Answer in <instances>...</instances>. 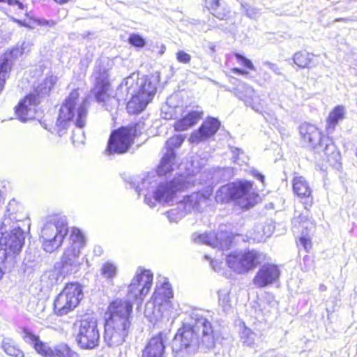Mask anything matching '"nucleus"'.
Wrapping results in <instances>:
<instances>
[{
    "mask_svg": "<svg viewBox=\"0 0 357 357\" xmlns=\"http://www.w3.org/2000/svg\"><path fill=\"white\" fill-rule=\"evenodd\" d=\"M172 172L160 173L158 168L156 172H149L137 181L135 190L139 195H144V203L150 208H155L158 203L172 204L178 193L188 188L189 183L183 176L168 179L167 176Z\"/></svg>",
    "mask_w": 357,
    "mask_h": 357,
    "instance_id": "1",
    "label": "nucleus"
},
{
    "mask_svg": "<svg viewBox=\"0 0 357 357\" xmlns=\"http://www.w3.org/2000/svg\"><path fill=\"white\" fill-rule=\"evenodd\" d=\"M218 337L211 323L206 318L196 319L193 325L183 324L178 328L172 342V349L177 353L192 346L213 348Z\"/></svg>",
    "mask_w": 357,
    "mask_h": 357,
    "instance_id": "2",
    "label": "nucleus"
},
{
    "mask_svg": "<svg viewBox=\"0 0 357 357\" xmlns=\"http://www.w3.org/2000/svg\"><path fill=\"white\" fill-rule=\"evenodd\" d=\"M131 98L127 103L129 114H139L145 109L148 104L155 96L157 87L155 80H151L147 76L138 77V74L132 73L126 77L121 84Z\"/></svg>",
    "mask_w": 357,
    "mask_h": 357,
    "instance_id": "3",
    "label": "nucleus"
},
{
    "mask_svg": "<svg viewBox=\"0 0 357 357\" xmlns=\"http://www.w3.org/2000/svg\"><path fill=\"white\" fill-rule=\"evenodd\" d=\"M86 100H80L77 90H73L62 103L56 122L57 134L61 137L71 126L84 128L87 121Z\"/></svg>",
    "mask_w": 357,
    "mask_h": 357,
    "instance_id": "4",
    "label": "nucleus"
},
{
    "mask_svg": "<svg viewBox=\"0 0 357 357\" xmlns=\"http://www.w3.org/2000/svg\"><path fill=\"white\" fill-rule=\"evenodd\" d=\"M0 231V279L9 273L16 264V256L24 243V232L20 225Z\"/></svg>",
    "mask_w": 357,
    "mask_h": 357,
    "instance_id": "5",
    "label": "nucleus"
},
{
    "mask_svg": "<svg viewBox=\"0 0 357 357\" xmlns=\"http://www.w3.org/2000/svg\"><path fill=\"white\" fill-rule=\"evenodd\" d=\"M260 199L259 194L253 190V182L241 180L220 187L216 192L215 201L223 204L235 200L242 208L254 206Z\"/></svg>",
    "mask_w": 357,
    "mask_h": 357,
    "instance_id": "6",
    "label": "nucleus"
},
{
    "mask_svg": "<svg viewBox=\"0 0 357 357\" xmlns=\"http://www.w3.org/2000/svg\"><path fill=\"white\" fill-rule=\"evenodd\" d=\"M56 82L55 77L49 76L39 79L33 85V91L15 107V115L20 121L26 122L35 117L36 107L49 95Z\"/></svg>",
    "mask_w": 357,
    "mask_h": 357,
    "instance_id": "7",
    "label": "nucleus"
},
{
    "mask_svg": "<svg viewBox=\"0 0 357 357\" xmlns=\"http://www.w3.org/2000/svg\"><path fill=\"white\" fill-rule=\"evenodd\" d=\"M68 232V222L65 217L53 215L47 218L40 234L44 250L51 253L61 247Z\"/></svg>",
    "mask_w": 357,
    "mask_h": 357,
    "instance_id": "8",
    "label": "nucleus"
},
{
    "mask_svg": "<svg viewBox=\"0 0 357 357\" xmlns=\"http://www.w3.org/2000/svg\"><path fill=\"white\" fill-rule=\"evenodd\" d=\"M299 132L303 143L314 150L317 153L322 151L328 161H337L340 154L333 142L324 136L314 125L305 123L299 128Z\"/></svg>",
    "mask_w": 357,
    "mask_h": 357,
    "instance_id": "9",
    "label": "nucleus"
},
{
    "mask_svg": "<svg viewBox=\"0 0 357 357\" xmlns=\"http://www.w3.org/2000/svg\"><path fill=\"white\" fill-rule=\"evenodd\" d=\"M21 335L23 340L30 344L34 351L41 357H77V354L66 343H60L51 347L47 342L40 340L26 328H22Z\"/></svg>",
    "mask_w": 357,
    "mask_h": 357,
    "instance_id": "10",
    "label": "nucleus"
},
{
    "mask_svg": "<svg viewBox=\"0 0 357 357\" xmlns=\"http://www.w3.org/2000/svg\"><path fill=\"white\" fill-rule=\"evenodd\" d=\"M74 328L77 331L75 340L81 349L91 350L98 347L100 335L96 318L84 314L75 321Z\"/></svg>",
    "mask_w": 357,
    "mask_h": 357,
    "instance_id": "11",
    "label": "nucleus"
},
{
    "mask_svg": "<svg viewBox=\"0 0 357 357\" xmlns=\"http://www.w3.org/2000/svg\"><path fill=\"white\" fill-rule=\"evenodd\" d=\"M130 314H109L104 328L105 340L110 346L123 343L131 326Z\"/></svg>",
    "mask_w": 357,
    "mask_h": 357,
    "instance_id": "12",
    "label": "nucleus"
},
{
    "mask_svg": "<svg viewBox=\"0 0 357 357\" xmlns=\"http://www.w3.org/2000/svg\"><path fill=\"white\" fill-rule=\"evenodd\" d=\"M266 254L257 250L231 252L226 258L227 266L237 273L244 274L266 260Z\"/></svg>",
    "mask_w": 357,
    "mask_h": 357,
    "instance_id": "13",
    "label": "nucleus"
},
{
    "mask_svg": "<svg viewBox=\"0 0 357 357\" xmlns=\"http://www.w3.org/2000/svg\"><path fill=\"white\" fill-rule=\"evenodd\" d=\"M144 129V123L139 122L129 127H121L113 131L108 141L106 152L113 153H124L130 148L133 137L140 135Z\"/></svg>",
    "mask_w": 357,
    "mask_h": 357,
    "instance_id": "14",
    "label": "nucleus"
},
{
    "mask_svg": "<svg viewBox=\"0 0 357 357\" xmlns=\"http://www.w3.org/2000/svg\"><path fill=\"white\" fill-rule=\"evenodd\" d=\"M153 279V274L150 270L138 267L134 278L128 286V298H135L137 312L141 311L144 298L152 287Z\"/></svg>",
    "mask_w": 357,
    "mask_h": 357,
    "instance_id": "15",
    "label": "nucleus"
},
{
    "mask_svg": "<svg viewBox=\"0 0 357 357\" xmlns=\"http://www.w3.org/2000/svg\"><path fill=\"white\" fill-rule=\"evenodd\" d=\"M92 76L95 80L93 92L96 100L100 103L102 102L107 111L111 112L117 108L118 99L107 93L109 87L108 70L100 65L96 66Z\"/></svg>",
    "mask_w": 357,
    "mask_h": 357,
    "instance_id": "16",
    "label": "nucleus"
},
{
    "mask_svg": "<svg viewBox=\"0 0 357 357\" xmlns=\"http://www.w3.org/2000/svg\"><path fill=\"white\" fill-rule=\"evenodd\" d=\"M173 291L169 282L158 283L151 300L146 304L144 312H165L174 308L171 302Z\"/></svg>",
    "mask_w": 357,
    "mask_h": 357,
    "instance_id": "17",
    "label": "nucleus"
},
{
    "mask_svg": "<svg viewBox=\"0 0 357 357\" xmlns=\"http://www.w3.org/2000/svg\"><path fill=\"white\" fill-rule=\"evenodd\" d=\"M82 298V289L77 282L67 284L54 302V312H68L73 310Z\"/></svg>",
    "mask_w": 357,
    "mask_h": 357,
    "instance_id": "18",
    "label": "nucleus"
},
{
    "mask_svg": "<svg viewBox=\"0 0 357 357\" xmlns=\"http://www.w3.org/2000/svg\"><path fill=\"white\" fill-rule=\"evenodd\" d=\"M280 274V269L278 265L266 263L259 267L252 282L256 287L264 288L277 282Z\"/></svg>",
    "mask_w": 357,
    "mask_h": 357,
    "instance_id": "19",
    "label": "nucleus"
},
{
    "mask_svg": "<svg viewBox=\"0 0 357 357\" xmlns=\"http://www.w3.org/2000/svg\"><path fill=\"white\" fill-rule=\"evenodd\" d=\"M168 333L160 331L151 336L142 350V357H165Z\"/></svg>",
    "mask_w": 357,
    "mask_h": 357,
    "instance_id": "20",
    "label": "nucleus"
},
{
    "mask_svg": "<svg viewBox=\"0 0 357 357\" xmlns=\"http://www.w3.org/2000/svg\"><path fill=\"white\" fill-rule=\"evenodd\" d=\"M184 141V137L182 135H176L169 138L166 142L167 151L162 156L160 163L158 165L160 173H165L168 171H173L175 165L176 158L175 148H178Z\"/></svg>",
    "mask_w": 357,
    "mask_h": 357,
    "instance_id": "21",
    "label": "nucleus"
},
{
    "mask_svg": "<svg viewBox=\"0 0 357 357\" xmlns=\"http://www.w3.org/2000/svg\"><path fill=\"white\" fill-rule=\"evenodd\" d=\"M229 91H232L238 99L243 101L247 106H250L255 112H261L262 107L258 102L259 97L256 95L252 86L241 83L232 90Z\"/></svg>",
    "mask_w": 357,
    "mask_h": 357,
    "instance_id": "22",
    "label": "nucleus"
},
{
    "mask_svg": "<svg viewBox=\"0 0 357 357\" xmlns=\"http://www.w3.org/2000/svg\"><path fill=\"white\" fill-rule=\"evenodd\" d=\"M220 126V122L218 119L209 117L206 119L200 126L199 128L193 132L189 140L192 143L198 144L213 136Z\"/></svg>",
    "mask_w": 357,
    "mask_h": 357,
    "instance_id": "23",
    "label": "nucleus"
},
{
    "mask_svg": "<svg viewBox=\"0 0 357 357\" xmlns=\"http://www.w3.org/2000/svg\"><path fill=\"white\" fill-rule=\"evenodd\" d=\"M211 195V190H207L204 192H193L185 197L181 202L185 204L188 213L200 211L208 204Z\"/></svg>",
    "mask_w": 357,
    "mask_h": 357,
    "instance_id": "24",
    "label": "nucleus"
},
{
    "mask_svg": "<svg viewBox=\"0 0 357 357\" xmlns=\"http://www.w3.org/2000/svg\"><path fill=\"white\" fill-rule=\"evenodd\" d=\"M20 209L21 206L15 199L8 202L4 218L0 223V231H5V227H9V229H11L13 227L20 225L19 222L24 218Z\"/></svg>",
    "mask_w": 357,
    "mask_h": 357,
    "instance_id": "25",
    "label": "nucleus"
},
{
    "mask_svg": "<svg viewBox=\"0 0 357 357\" xmlns=\"http://www.w3.org/2000/svg\"><path fill=\"white\" fill-rule=\"evenodd\" d=\"M293 190L294 193L301 199L305 210L311 206L313 202L312 190L304 177H294L293 181Z\"/></svg>",
    "mask_w": 357,
    "mask_h": 357,
    "instance_id": "26",
    "label": "nucleus"
},
{
    "mask_svg": "<svg viewBox=\"0 0 357 357\" xmlns=\"http://www.w3.org/2000/svg\"><path fill=\"white\" fill-rule=\"evenodd\" d=\"M13 52H6L0 57V93L14 62Z\"/></svg>",
    "mask_w": 357,
    "mask_h": 357,
    "instance_id": "27",
    "label": "nucleus"
},
{
    "mask_svg": "<svg viewBox=\"0 0 357 357\" xmlns=\"http://www.w3.org/2000/svg\"><path fill=\"white\" fill-rule=\"evenodd\" d=\"M136 305L135 298H116L110 302L107 312H132L133 305Z\"/></svg>",
    "mask_w": 357,
    "mask_h": 357,
    "instance_id": "28",
    "label": "nucleus"
},
{
    "mask_svg": "<svg viewBox=\"0 0 357 357\" xmlns=\"http://www.w3.org/2000/svg\"><path fill=\"white\" fill-rule=\"evenodd\" d=\"M204 3L209 12L220 20H224L229 13L222 0H204Z\"/></svg>",
    "mask_w": 357,
    "mask_h": 357,
    "instance_id": "29",
    "label": "nucleus"
},
{
    "mask_svg": "<svg viewBox=\"0 0 357 357\" xmlns=\"http://www.w3.org/2000/svg\"><path fill=\"white\" fill-rule=\"evenodd\" d=\"M202 112L192 111L183 118L174 123V129L177 131H184L195 125L202 118Z\"/></svg>",
    "mask_w": 357,
    "mask_h": 357,
    "instance_id": "30",
    "label": "nucleus"
},
{
    "mask_svg": "<svg viewBox=\"0 0 357 357\" xmlns=\"http://www.w3.org/2000/svg\"><path fill=\"white\" fill-rule=\"evenodd\" d=\"M84 258L82 259H61V273L68 275L75 273L80 269V266L83 264Z\"/></svg>",
    "mask_w": 357,
    "mask_h": 357,
    "instance_id": "31",
    "label": "nucleus"
},
{
    "mask_svg": "<svg viewBox=\"0 0 357 357\" xmlns=\"http://www.w3.org/2000/svg\"><path fill=\"white\" fill-rule=\"evenodd\" d=\"M195 241L199 243H203L213 248H223V243L219 239L217 234L215 233H208L198 235Z\"/></svg>",
    "mask_w": 357,
    "mask_h": 357,
    "instance_id": "32",
    "label": "nucleus"
},
{
    "mask_svg": "<svg viewBox=\"0 0 357 357\" xmlns=\"http://www.w3.org/2000/svg\"><path fill=\"white\" fill-rule=\"evenodd\" d=\"M346 113L345 107L342 105L336 106L329 114L327 123L329 128H335L340 121L344 119Z\"/></svg>",
    "mask_w": 357,
    "mask_h": 357,
    "instance_id": "33",
    "label": "nucleus"
},
{
    "mask_svg": "<svg viewBox=\"0 0 357 357\" xmlns=\"http://www.w3.org/2000/svg\"><path fill=\"white\" fill-rule=\"evenodd\" d=\"M70 245L69 247L81 250L85 245L86 240L84 234L77 228H73L70 236Z\"/></svg>",
    "mask_w": 357,
    "mask_h": 357,
    "instance_id": "34",
    "label": "nucleus"
},
{
    "mask_svg": "<svg viewBox=\"0 0 357 357\" xmlns=\"http://www.w3.org/2000/svg\"><path fill=\"white\" fill-rule=\"evenodd\" d=\"M187 213L188 211L185 208V204H182L181 202L178 203L176 208L166 212L167 217L171 222H177Z\"/></svg>",
    "mask_w": 357,
    "mask_h": 357,
    "instance_id": "35",
    "label": "nucleus"
},
{
    "mask_svg": "<svg viewBox=\"0 0 357 357\" xmlns=\"http://www.w3.org/2000/svg\"><path fill=\"white\" fill-rule=\"evenodd\" d=\"M294 63L299 68H307L312 60V55L306 51H300L294 54Z\"/></svg>",
    "mask_w": 357,
    "mask_h": 357,
    "instance_id": "36",
    "label": "nucleus"
},
{
    "mask_svg": "<svg viewBox=\"0 0 357 357\" xmlns=\"http://www.w3.org/2000/svg\"><path fill=\"white\" fill-rule=\"evenodd\" d=\"M261 230V234L259 231L258 236H253L254 241L257 242L265 241L267 238L270 237L273 234L275 230V225L272 222H267L262 227Z\"/></svg>",
    "mask_w": 357,
    "mask_h": 357,
    "instance_id": "37",
    "label": "nucleus"
},
{
    "mask_svg": "<svg viewBox=\"0 0 357 357\" xmlns=\"http://www.w3.org/2000/svg\"><path fill=\"white\" fill-rule=\"evenodd\" d=\"M116 266L114 264L109 262L103 264L100 269L101 275L110 282H112L113 278L116 277Z\"/></svg>",
    "mask_w": 357,
    "mask_h": 357,
    "instance_id": "38",
    "label": "nucleus"
},
{
    "mask_svg": "<svg viewBox=\"0 0 357 357\" xmlns=\"http://www.w3.org/2000/svg\"><path fill=\"white\" fill-rule=\"evenodd\" d=\"M2 347L4 351L9 356L13 357H24V352L13 343L9 341H3Z\"/></svg>",
    "mask_w": 357,
    "mask_h": 357,
    "instance_id": "39",
    "label": "nucleus"
},
{
    "mask_svg": "<svg viewBox=\"0 0 357 357\" xmlns=\"http://www.w3.org/2000/svg\"><path fill=\"white\" fill-rule=\"evenodd\" d=\"M219 306L223 312H227L231 309L229 294L225 291H218Z\"/></svg>",
    "mask_w": 357,
    "mask_h": 357,
    "instance_id": "40",
    "label": "nucleus"
},
{
    "mask_svg": "<svg viewBox=\"0 0 357 357\" xmlns=\"http://www.w3.org/2000/svg\"><path fill=\"white\" fill-rule=\"evenodd\" d=\"M83 128H76V130L73 131L72 142L75 146L84 144L85 141V135Z\"/></svg>",
    "mask_w": 357,
    "mask_h": 357,
    "instance_id": "41",
    "label": "nucleus"
},
{
    "mask_svg": "<svg viewBox=\"0 0 357 357\" xmlns=\"http://www.w3.org/2000/svg\"><path fill=\"white\" fill-rule=\"evenodd\" d=\"M243 11L245 13L246 15L254 20H257L260 16V11L258 8H253L247 3H241Z\"/></svg>",
    "mask_w": 357,
    "mask_h": 357,
    "instance_id": "42",
    "label": "nucleus"
},
{
    "mask_svg": "<svg viewBox=\"0 0 357 357\" xmlns=\"http://www.w3.org/2000/svg\"><path fill=\"white\" fill-rule=\"evenodd\" d=\"M307 215H305L303 213L300 215L297 218H294V222H298L302 228L313 229L314 227V223L310 220L307 219Z\"/></svg>",
    "mask_w": 357,
    "mask_h": 357,
    "instance_id": "43",
    "label": "nucleus"
},
{
    "mask_svg": "<svg viewBox=\"0 0 357 357\" xmlns=\"http://www.w3.org/2000/svg\"><path fill=\"white\" fill-rule=\"evenodd\" d=\"M234 56L239 64L248 69L255 70V68L250 59H247L245 56L240 54L239 53H236Z\"/></svg>",
    "mask_w": 357,
    "mask_h": 357,
    "instance_id": "44",
    "label": "nucleus"
},
{
    "mask_svg": "<svg viewBox=\"0 0 357 357\" xmlns=\"http://www.w3.org/2000/svg\"><path fill=\"white\" fill-rule=\"evenodd\" d=\"M128 42L137 47H143L146 44L144 39L139 34L135 33L131 34L129 36Z\"/></svg>",
    "mask_w": 357,
    "mask_h": 357,
    "instance_id": "45",
    "label": "nucleus"
},
{
    "mask_svg": "<svg viewBox=\"0 0 357 357\" xmlns=\"http://www.w3.org/2000/svg\"><path fill=\"white\" fill-rule=\"evenodd\" d=\"M80 252L81 250H79L77 248L68 247L65 250L61 259H79Z\"/></svg>",
    "mask_w": 357,
    "mask_h": 357,
    "instance_id": "46",
    "label": "nucleus"
},
{
    "mask_svg": "<svg viewBox=\"0 0 357 357\" xmlns=\"http://www.w3.org/2000/svg\"><path fill=\"white\" fill-rule=\"evenodd\" d=\"M298 245L302 246L304 250L308 252L312 247L311 239L308 234H304L303 233L302 236L299 238Z\"/></svg>",
    "mask_w": 357,
    "mask_h": 357,
    "instance_id": "47",
    "label": "nucleus"
},
{
    "mask_svg": "<svg viewBox=\"0 0 357 357\" xmlns=\"http://www.w3.org/2000/svg\"><path fill=\"white\" fill-rule=\"evenodd\" d=\"M176 59L182 63H188L190 61L191 56L183 50H180L176 53Z\"/></svg>",
    "mask_w": 357,
    "mask_h": 357,
    "instance_id": "48",
    "label": "nucleus"
},
{
    "mask_svg": "<svg viewBox=\"0 0 357 357\" xmlns=\"http://www.w3.org/2000/svg\"><path fill=\"white\" fill-rule=\"evenodd\" d=\"M263 66H266L268 68L271 70L276 75H281V71L280 68L278 66L276 63H271L270 61H264Z\"/></svg>",
    "mask_w": 357,
    "mask_h": 357,
    "instance_id": "49",
    "label": "nucleus"
},
{
    "mask_svg": "<svg viewBox=\"0 0 357 357\" xmlns=\"http://www.w3.org/2000/svg\"><path fill=\"white\" fill-rule=\"evenodd\" d=\"M35 22L40 26H45L52 27L56 24V22L53 20H47L45 19L38 18L35 20Z\"/></svg>",
    "mask_w": 357,
    "mask_h": 357,
    "instance_id": "50",
    "label": "nucleus"
},
{
    "mask_svg": "<svg viewBox=\"0 0 357 357\" xmlns=\"http://www.w3.org/2000/svg\"><path fill=\"white\" fill-rule=\"evenodd\" d=\"M8 5L10 6H17L20 9L24 8L23 3L19 0H10L8 2Z\"/></svg>",
    "mask_w": 357,
    "mask_h": 357,
    "instance_id": "51",
    "label": "nucleus"
},
{
    "mask_svg": "<svg viewBox=\"0 0 357 357\" xmlns=\"http://www.w3.org/2000/svg\"><path fill=\"white\" fill-rule=\"evenodd\" d=\"M231 71L235 74H238V75H248V71L241 69V68H234L231 69Z\"/></svg>",
    "mask_w": 357,
    "mask_h": 357,
    "instance_id": "52",
    "label": "nucleus"
},
{
    "mask_svg": "<svg viewBox=\"0 0 357 357\" xmlns=\"http://www.w3.org/2000/svg\"><path fill=\"white\" fill-rule=\"evenodd\" d=\"M242 153V151L239 149H237V148H235L232 150V153L234 155L233 156V158H234V162H237V160H238V158L236 157V156H238L240 153Z\"/></svg>",
    "mask_w": 357,
    "mask_h": 357,
    "instance_id": "53",
    "label": "nucleus"
},
{
    "mask_svg": "<svg viewBox=\"0 0 357 357\" xmlns=\"http://www.w3.org/2000/svg\"><path fill=\"white\" fill-rule=\"evenodd\" d=\"M253 175H254L257 178H258L259 181H261L262 183L264 182V176L262 174H259V173H258V172H255L253 173Z\"/></svg>",
    "mask_w": 357,
    "mask_h": 357,
    "instance_id": "54",
    "label": "nucleus"
},
{
    "mask_svg": "<svg viewBox=\"0 0 357 357\" xmlns=\"http://www.w3.org/2000/svg\"><path fill=\"white\" fill-rule=\"evenodd\" d=\"M41 125H42V126H43L45 129H46V130H47L50 131L52 133H53L54 131H56V132H57V129H56V126H55V128H54V130H52V129H51L50 128H49V127H48V126H47L45 123H41Z\"/></svg>",
    "mask_w": 357,
    "mask_h": 357,
    "instance_id": "55",
    "label": "nucleus"
},
{
    "mask_svg": "<svg viewBox=\"0 0 357 357\" xmlns=\"http://www.w3.org/2000/svg\"><path fill=\"white\" fill-rule=\"evenodd\" d=\"M94 252H95L97 255H100V253L102 252L101 248H100V246L96 247V248H94Z\"/></svg>",
    "mask_w": 357,
    "mask_h": 357,
    "instance_id": "56",
    "label": "nucleus"
},
{
    "mask_svg": "<svg viewBox=\"0 0 357 357\" xmlns=\"http://www.w3.org/2000/svg\"><path fill=\"white\" fill-rule=\"evenodd\" d=\"M56 3L59 4H64L68 2L70 0H54Z\"/></svg>",
    "mask_w": 357,
    "mask_h": 357,
    "instance_id": "57",
    "label": "nucleus"
},
{
    "mask_svg": "<svg viewBox=\"0 0 357 357\" xmlns=\"http://www.w3.org/2000/svg\"><path fill=\"white\" fill-rule=\"evenodd\" d=\"M208 47L212 52H215V46L213 43H209Z\"/></svg>",
    "mask_w": 357,
    "mask_h": 357,
    "instance_id": "58",
    "label": "nucleus"
},
{
    "mask_svg": "<svg viewBox=\"0 0 357 357\" xmlns=\"http://www.w3.org/2000/svg\"><path fill=\"white\" fill-rule=\"evenodd\" d=\"M348 20H349V19H347V18H337V19H335L336 22H347Z\"/></svg>",
    "mask_w": 357,
    "mask_h": 357,
    "instance_id": "59",
    "label": "nucleus"
},
{
    "mask_svg": "<svg viewBox=\"0 0 357 357\" xmlns=\"http://www.w3.org/2000/svg\"><path fill=\"white\" fill-rule=\"evenodd\" d=\"M174 98L173 96L170 97L169 99H167V104H170L171 103V101L172 100V99Z\"/></svg>",
    "mask_w": 357,
    "mask_h": 357,
    "instance_id": "60",
    "label": "nucleus"
},
{
    "mask_svg": "<svg viewBox=\"0 0 357 357\" xmlns=\"http://www.w3.org/2000/svg\"><path fill=\"white\" fill-rule=\"evenodd\" d=\"M326 289V287L324 285L321 284V285L320 286V289H321V290H325Z\"/></svg>",
    "mask_w": 357,
    "mask_h": 357,
    "instance_id": "61",
    "label": "nucleus"
},
{
    "mask_svg": "<svg viewBox=\"0 0 357 357\" xmlns=\"http://www.w3.org/2000/svg\"><path fill=\"white\" fill-rule=\"evenodd\" d=\"M9 1H10V0H0V3H6V2H7L8 3Z\"/></svg>",
    "mask_w": 357,
    "mask_h": 357,
    "instance_id": "62",
    "label": "nucleus"
},
{
    "mask_svg": "<svg viewBox=\"0 0 357 357\" xmlns=\"http://www.w3.org/2000/svg\"><path fill=\"white\" fill-rule=\"evenodd\" d=\"M205 257L207 259H211L210 257H208L207 255H205Z\"/></svg>",
    "mask_w": 357,
    "mask_h": 357,
    "instance_id": "63",
    "label": "nucleus"
},
{
    "mask_svg": "<svg viewBox=\"0 0 357 357\" xmlns=\"http://www.w3.org/2000/svg\"><path fill=\"white\" fill-rule=\"evenodd\" d=\"M213 261L212 259H211V266H213Z\"/></svg>",
    "mask_w": 357,
    "mask_h": 357,
    "instance_id": "64",
    "label": "nucleus"
}]
</instances>
